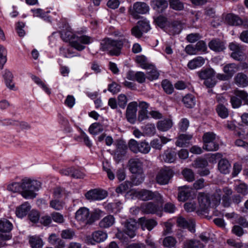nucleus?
<instances>
[{
  "label": "nucleus",
  "instance_id": "1",
  "mask_svg": "<svg viewBox=\"0 0 248 248\" xmlns=\"http://www.w3.org/2000/svg\"><path fill=\"white\" fill-rule=\"evenodd\" d=\"M41 187V183L37 180L25 178L21 183L12 182L7 186V190L13 192L21 191V195L25 199H33L36 196V191Z\"/></svg>",
  "mask_w": 248,
  "mask_h": 248
},
{
  "label": "nucleus",
  "instance_id": "2",
  "mask_svg": "<svg viewBox=\"0 0 248 248\" xmlns=\"http://www.w3.org/2000/svg\"><path fill=\"white\" fill-rule=\"evenodd\" d=\"M128 43V40L126 38L113 40L106 38L100 43V49L103 51H107L110 55L119 56L124 45Z\"/></svg>",
  "mask_w": 248,
  "mask_h": 248
},
{
  "label": "nucleus",
  "instance_id": "3",
  "mask_svg": "<svg viewBox=\"0 0 248 248\" xmlns=\"http://www.w3.org/2000/svg\"><path fill=\"white\" fill-rule=\"evenodd\" d=\"M129 170L133 174H137L140 175L138 182H136V185H139L144 180L143 176V163L140 159L138 158H131L128 161Z\"/></svg>",
  "mask_w": 248,
  "mask_h": 248
},
{
  "label": "nucleus",
  "instance_id": "4",
  "mask_svg": "<svg viewBox=\"0 0 248 248\" xmlns=\"http://www.w3.org/2000/svg\"><path fill=\"white\" fill-rule=\"evenodd\" d=\"M75 219L79 224L84 226L92 224L93 222L89 209L85 207H80L76 211Z\"/></svg>",
  "mask_w": 248,
  "mask_h": 248
},
{
  "label": "nucleus",
  "instance_id": "5",
  "mask_svg": "<svg viewBox=\"0 0 248 248\" xmlns=\"http://www.w3.org/2000/svg\"><path fill=\"white\" fill-rule=\"evenodd\" d=\"M149 6L145 2H136L129 9V13L135 19L140 18V14H147L149 11Z\"/></svg>",
  "mask_w": 248,
  "mask_h": 248
},
{
  "label": "nucleus",
  "instance_id": "6",
  "mask_svg": "<svg viewBox=\"0 0 248 248\" xmlns=\"http://www.w3.org/2000/svg\"><path fill=\"white\" fill-rule=\"evenodd\" d=\"M138 199L143 201L155 200L156 202H161L162 196L157 191H152L145 189H141L136 193Z\"/></svg>",
  "mask_w": 248,
  "mask_h": 248
},
{
  "label": "nucleus",
  "instance_id": "7",
  "mask_svg": "<svg viewBox=\"0 0 248 248\" xmlns=\"http://www.w3.org/2000/svg\"><path fill=\"white\" fill-rule=\"evenodd\" d=\"M128 146L130 150L134 153L147 154L151 150V146L148 142L144 141L139 143L134 139L129 141Z\"/></svg>",
  "mask_w": 248,
  "mask_h": 248
},
{
  "label": "nucleus",
  "instance_id": "8",
  "mask_svg": "<svg viewBox=\"0 0 248 248\" xmlns=\"http://www.w3.org/2000/svg\"><path fill=\"white\" fill-rule=\"evenodd\" d=\"M62 39L65 42H69L70 45L78 51L83 50L85 46L78 43L76 41V36L70 31H61Z\"/></svg>",
  "mask_w": 248,
  "mask_h": 248
},
{
  "label": "nucleus",
  "instance_id": "9",
  "mask_svg": "<svg viewBox=\"0 0 248 248\" xmlns=\"http://www.w3.org/2000/svg\"><path fill=\"white\" fill-rule=\"evenodd\" d=\"M174 175L173 171L170 168L161 169L156 176L157 183L161 185L168 184Z\"/></svg>",
  "mask_w": 248,
  "mask_h": 248
},
{
  "label": "nucleus",
  "instance_id": "10",
  "mask_svg": "<svg viewBox=\"0 0 248 248\" xmlns=\"http://www.w3.org/2000/svg\"><path fill=\"white\" fill-rule=\"evenodd\" d=\"M85 196L90 201L101 200L107 196V192L105 190L94 189L86 193Z\"/></svg>",
  "mask_w": 248,
  "mask_h": 248
},
{
  "label": "nucleus",
  "instance_id": "11",
  "mask_svg": "<svg viewBox=\"0 0 248 248\" xmlns=\"http://www.w3.org/2000/svg\"><path fill=\"white\" fill-rule=\"evenodd\" d=\"M138 103L134 101L130 103L126 108V118L128 122L134 124L136 120Z\"/></svg>",
  "mask_w": 248,
  "mask_h": 248
},
{
  "label": "nucleus",
  "instance_id": "12",
  "mask_svg": "<svg viewBox=\"0 0 248 248\" xmlns=\"http://www.w3.org/2000/svg\"><path fill=\"white\" fill-rule=\"evenodd\" d=\"M139 222L143 230L147 229L149 231H151L157 225V222L154 219H147L145 217L139 218Z\"/></svg>",
  "mask_w": 248,
  "mask_h": 248
},
{
  "label": "nucleus",
  "instance_id": "13",
  "mask_svg": "<svg viewBox=\"0 0 248 248\" xmlns=\"http://www.w3.org/2000/svg\"><path fill=\"white\" fill-rule=\"evenodd\" d=\"M137 226V222L133 219H130L126 222L125 224V232L130 238H133L136 235Z\"/></svg>",
  "mask_w": 248,
  "mask_h": 248
},
{
  "label": "nucleus",
  "instance_id": "14",
  "mask_svg": "<svg viewBox=\"0 0 248 248\" xmlns=\"http://www.w3.org/2000/svg\"><path fill=\"white\" fill-rule=\"evenodd\" d=\"M212 196H210L208 195L201 194L198 197V201L200 206L202 210H205L211 206V199Z\"/></svg>",
  "mask_w": 248,
  "mask_h": 248
},
{
  "label": "nucleus",
  "instance_id": "15",
  "mask_svg": "<svg viewBox=\"0 0 248 248\" xmlns=\"http://www.w3.org/2000/svg\"><path fill=\"white\" fill-rule=\"evenodd\" d=\"M177 223L180 227L187 228L191 232L195 231V221L192 219L186 220L180 217L178 218Z\"/></svg>",
  "mask_w": 248,
  "mask_h": 248
},
{
  "label": "nucleus",
  "instance_id": "16",
  "mask_svg": "<svg viewBox=\"0 0 248 248\" xmlns=\"http://www.w3.org/2000/svg\"><path fill=\"white\" fill-rule=\"evenodd\" d=\"M140 209L143 213L147 214H155L158 211V206L152 202L143 203L140 205Z\"/></svg>",
  "mask_w": 248,
  "mask_h": 248
},
{
  "label": "nucleus",
  "instance_id": "17",
  "mask_svg": "<svg viewBox=\"0 0 248 248\" xmlns=\"http://www.w3.org/2000/svg\"><path fill=\"white\" fill-rule=\"evenodd\" d=\"M178 199L179 201L185 202L188 199L191 194V188L187 186L178 187Z\"/></svg>",
  "mask_w": 248,
  "mask_h": 248
},
{
  "label": "nucleus",
  "instance_id": "18",
  "mask_svg": "<svg viewBox=\"0 0 248 248\" xmlns=\"http://www.w3.org/2000/svg\"><path fill=\"white\" fill-rule=\"evenodd\" d=\"M208 46L211 50L215 52H220L225 49L224 42L218 39L211 40L209 43Z\"/></svg>",
  "mask_w": 248,
  "mask_h": 248
},
{
  "label": "nucleus",
  "instance_id": "19",
  "mask_svg": "<svg viewBox=\"0 0 248 248\" xmlns=\"http://www.w3.org/2000/svg\"><path fill=\"white\" fill-rule=\"evenodd\" d=\"M160 157L161 161L167 163H172L174 162L176 159V153L171 149H168L164 151Z\"/></svg>",
  "mask_w": 248,
  "mask_h": 248
},
{
  "label": "nucleus",
  "instance_id": "20",
  "mask_svg": "<svg viewBox=\"0 0 248 248\" xmlns=\"http://www.w3.org/2000/svg\"><path fill=\"white\" fill-rule=\"evenodd\" d=\"M204 63V59L201 56H198L190 61L188 62L187 66L189 69L193 70L201 67Z\"/></svg>",
  "mask_w": 248,
  "mask_h": 248
},
{
  "label": "nucleus",
  "instance_id": "21",
  "mask_svg": "<svg viewBox=\"0 0 248 248\" xmlns=\"http://www.w3.org/2000/svg\"><path fill=\"white\" fill-rule=\"evenodd\" d=\"M225 22L231 26H239L243 23L242 19L238 16L228 14L225 16Z\"/></svg>",
  "mask_w": 248,
  "mask_h": 248
},
{
  "label": "nucleus",
  "instance_id": "22",
  "mask_svg": "<svg viewBox=\"0 0 248 248\" xmlns=\"http://www.w3.org/2000/svg\"><path fill=\"white\" fill-rule=\"evenodd\" d=\"M107 238V234L102 231H97L93 232L92 234L91 243H100L105 240Z\"/></svg>",
  "mask_w": 248,
  "mask_h": 248
},
{
  "label": "nucleus",
  "instance_id": "23",
  "mask_svg": "<svg viewBox=\"0 0 248 248\" xmlns=\"http://www.w3.org/2000/svg\"><path fill=\"white\" fill-rule=\"evenodd\" d=\"M235 84L239 87H245L248 85V77L243 73H238L234 77Z\"/></svg>",
  "mask_w": 248,
  "mask_h": 248
},
{
  "label": "nucleus",
  "instance_id": "24",
  "mask_svg": "<svg viewBox=\"0 0 248 248\" xmlns=\"http://www.w3.org/2000/svg\"><path fill=\"white\" fill-rule=\"evenodd\" d=\"M192 138L190 134H181L179 136L175 142L177 146L183 147L188 144L189 141Z\"/></svg>",
  "mask_w": 248,
  "mask_h": 248
},
{
  "label": "nucleus",
  "instance_id": "25",
  "mask_svg": "<svg viewBox=\"0 0 248 248\" xmlns=\"http://www.w3.org/2000/svg\"><path fill=\"white\" fill-rule=\"evenodd\" d=\"M31 206L28 202H26L16 208V213L20 218L25 216L30 210Z\"/></svg>",
  "mask_w": 248,
  "mask_h": 248
},
{
  "label": "nucleus",
  "instance_id": "26",
  "mask_svg": "<svg viewBox=\"0 0 248 248\" xmlns=\"http://www.w3.org/2000/svg\"><path fill=\"white\" fill-rule=\"evenodd\" d=\"M218 169L222 173H229L231 169V164L228 160L226 159H221L218 162Z\"/></svg>",
  "mask_w": 248,
  "mask_h": 248
},
{
  "label": "nucleus",
  "instance_id": "27",
  "mask_svg": "<svg viewBox=\"0 0 248 248\" xmlns=\"http://www.w3.org/2000/svg\"><path fill=\"white\" fill-rule=\"evenodd\" d=\"M238 69V66L234 63H229L225 65L223 68V71L231 78Z\"/></svg>",
  "mask_w": 248,
  "mask_h": 248
},
{
  "label": "nucleus",
  "instance_id": "28",
  "mask_svg": "<svg viewBox=\"0 0 248 248\" xmlns=\"http://www.w3.org/2000/svg\"><path fill=\"white\" fill-rule=\"evenodd\" d=\"M147 67H148V68H145L147 70L146 74L147 78L150 80H153L158 78L159 74L156 68L152 64H150Z\"/></svg>",
  "mask_w": 248,
  "mask_h": 248
},
{
  "label": "nucleus",
  "instance_id": "29",
  "mask_svg": "<svg viewBox=\"0 0 248 248\" xmlns=\"http://www.w3.org/2000/svg\"><path fill=\"white\" fill-rule=\"evenodd\" d=\"M3 77L5 80L6 86L10 90H14L15 84L13 81V76L12 73L8 70H5Z\"/></svg>",
  "mask_w": 248,
  "mask_h": 248
},
{
  "label": "nucleus",
  "instance_id": "30",
  "mask_svg": "<svg viewBox=\"0 0 248 248\" xmlns=\"http://www.w3.org/2000/svg\"><path fill=\"white\" fill-rule=\"evenodd\" d=\"M115 219L113 216L108 215L104 217L99 222V226L102 228H107L111 226L114 223Z\"/></svg>",
  "mask_w": 248,
  "mask_h": 248
},
{
  "label": "nucleus",
  "instance_id": "31",
  "mask_svg": "<svg viewBox=\"0 0 248 248\" xmlns=\"http://www.w3.org/2000/svg\"><path fill=\"white\" fill-rule=\"evenodd\" d=\"M182 101L185 107L187 108H192L196 104V98L191 94H187L185 96Z\"/></svg>",
  "mask_w": 248,
  "mask_h": 248
},
{
  "label": "nucleus",
  "instance_id": "32",
  "mask_svg": "<svg viewBox=\"0 0 248 248\" xmlns=\"http://www.w3.org/2000/svg\"><path fill=\"white\" fill-rule=\"evenodd\" d=\"M154 9L159 12H162L168 6V2L166 0H155L153 1Z\"/></svg>",
  "mask_w": 248,
  "mask_h": 248
},
{
  "label": "nucleus",
  "instance_id": "33",
  "mask_svg": "<svg viewBox=\"0 0 248 248\" xmlns=\"http://www.w3.org/2000/svg\"><path fill=\"white\" fill-rule=\"evenodd\" d=\"M172 122L170 119H165L158 122L157 127L159 130L166 131L171 127Z\"/></svg>",
  "mask_w": 248,
  "mask_h": 248
},
{
  "label": "nucleus",
  "instance_id": "34",
  "mask_svg": "<svg viewBox=\"0 0 248 248\" xmlns=\"http://www.w3.org/2000/svg\"><path fill=\"white\" fill-rule=\"evenodd\" d=\"M204 245L199 240H189L184 242V248H203Z\"/></svg>",
  "mask_w": 248,
  "mask_h": 248
},
{
  "label": "nucleus",
  "instance_id": "35",
  "mask_svg": "<svg viewBox=\"0 0 248 248\" xmlns=\"http://www.w3.org/2000/svg\"><path fill=\"white\" fill-rule=\"evenodd\" d=\"M198 76L202 79L213 78L215 76V71L212 69H206L198 73Z\"/></svg>",
  "mask_w": 248,
  "mask_h": 248
},
{
  "label": "nucleus",
  "instance_id": "36",
  "mask_svg": "<svg viewBox=\"0 0 248 248\" xmlns=\"http://www.w3.org/2000/svg\"><path fill=\"white\" fill-rule=\"evenodd\" d=\"M170 7L175 11H182L184 9V3L181 0H169Z\"/></svg>",
  "mask_w": 248,
  "mask_h": 248
},
{
  "label": "nucleus",
  "instance_id": "37",
  "mask_svg": "<svg viewBox=\"0 0 248 248\" xmlns=\"http://www.w3.org/2000/svg\"><path fill=\"white\" fill-rule=\"evenodd\" d=\"M106 209L110 212L117 213L121 210V203L120 202L109 203L106 206Z\"/></svg>",
  "mask_w": 248,
  "mask_h": 248
},
{
  "label": "nucleus",
  "instance_id": "38",
  "mask_svg": "<svg viewBox=\"0 0 248 248\" xmlns=\"http://www.w3.org/2000/svg\"><path fill=\"white\" fill-rule=\"evenodd\" d=\"M13 228L12 224L7 219L0 220V232H9Z\"/></svg>",
  "mask_w": 248,
  "mask_h": 248
},
{
  "label": "nucleus",
  "instance_id": "39",
  "mask_svg": "<svg viewBox=\"0 0 248 248\" xmlns=\"http://www.w3.org/2000/svg\"><path fill=\"white\" fill-rule=\"evenodd\" d=\"M216 111L218 115L222 119H225L229 116V110L223 105H217L216 108Z\"/></svg>",
  "mask_w": 248,
  "mask_h": 248
},
{
  "label": "nucleus",
  "instance_id": "40",
  "mask_svg": "<svg viewBox=\"0 0 248 248\" xmlns=\"http://www.w3.org/2000/svg\"><path fill=\"white\" fill-rule=\"evenodd\" d=\"M103 130V126L98 123L92 124L89 128V132L94 135L102 132Z\"/></svg>",
  "mask_w": 248,
  "mask_h": 248
},
{
  "label": "nucleus",
  "instance_id": "41",
  "mask_svg": "<svg viewBox=\"0 0 248 248\" xmlns=\"http://www.w3.org/2000/svg\"><path fill=\"white\" fill-rule=\"evenodd\" d=\"M30 243L32 248H42L43 246L42 239L37 236L31 237L30 239Z\"/></svg>",
  "mask_w": 248,
  "mask_h": 248
},
{
  "label": "nucleus",
  "instance_id": "42",
  "mask_svg": "<svg viewBox=\"0 0 248 248\" xmlns=\"http://www.w3.org/2000/svg\"><path fill=\"white\" fill-rule=\"evenodd\" d=\"M182 174L185 180L189 182H191L195 179L194 173L190 169L185 168L182 170Z\"/></svg>",
  "mask_w": 248,
  "mask_h": 248
},
{
  "label": "nucleus",
  "instance_id": "43",
  "mask_svg": "<svg viewBox=\"0 0 248 248\" xmlns=\"http://www.w3.org/2000/svg\"><path fill=\"white\" fill-rule=\"evenodd\" d=\"M7 61V50L5 47L0 45V68L2 69Z\"/></svg>",
  "mask_w": 248,
  "mask_h": 248
},
{
  "label": "nucleus",
  "instance_id": "44",
  "mask_svg": "<svg viewBox=\"0 0 248 248\" xmlns=\"http://www.w3.org/2000/svg\"><path fill=\"white\" fill-rule=\"evenodd\" d=\"M161 85L166 93L170 94L173 92L174 88L173 85L168 80H163L162 82Z\"/></svg>",
  "mask_w": 248,
  "mask_h": 248
},
{
  "label": "nucleus",
  "instance_id": "45",
  "mask_svg": "<svg viewBox=\"0 0 248 248\" xmlns=\"http://www.w3.org/2000/svg\"><path fill=\"white\" fill-rule=\"evenodd\" d=\"M203 148L207 151H216L219 149V144L216 140H215L203 144Z\"/></svg>",
  "mask_w": 248,
  "mask_h": 248
},
{
  "label": "nucleus",
  "instance_id": "46",
  "mask_svg": "<svg viewBox=\"0 0 248 248\" xmlns=\"http://www.w3.org/2000/svg\"><path fill=\"white\" fill-rule=\"evenodd\" d=\"M31 11L33 13L34 16L40 17L45 20L50 21V17L46 16V13L44 12L42 9L40 8L34 9Z\"/></svg>",
  "mask_w": 248,
  "mask_h": 248
},
{
  "label": "nucleus",
  "instance_id": "47",
  "mask_svg": "<svg viewBox=\"0 0 248 248\" xmlns=\"http://www.w3.org/2000/svg\"><path fill=\"white\" fill-rule=\"evenodd\" d=\"M131 186V183L129 181H125L116 187L115 191L118 194H123L127 191Z\"/></svg>",
  "mask_w": 248,
  "mask_h": 248
},
{
  "label": "nucleus",
  "instance_id": "48",
  "mask_svg": "<svg viewBox=\"0 0 248 248\" xmlns=\"http://www.w3.org/2000/svg\"><path fill=\"white\" fill-rule=\"evenodd\" d=\"M176 239L172 236L166 237L163 241V245L167 248H172L175 246L176 243Z\"/></svg>",
  "mask_w": 248,
  "mask_h": 248
},
{
  "label": "nucleus",
  "instance_id": "49",
  "mask_svg": "<svg viewBox=\"0 0 248 248\" xmlns=\"http://www.w3.org/2000/svg\"><path fill=\"white\" fill-rule=\"evenodd\" d=\"M137 24L143 32H146L151 29L149 22L145 18L139 21Z\"/></svg>",
  "mask_w": 248,
  "mask_h": 248
},
{
  "label": "nucleus",
  "instance_id": "50",
  "mask_svg": "<svg viewBox=\"0 0 248 248\" xmlns=\"http://www.w3.org/2000/svg\"><path fill=\"white\" fill-rule=\"evenodd\" d=\"M76 41L80 43L88 45L91 43L93 41V39L90 36L87 35H81L80 36H76Z\"/></svg>",
  "mask_w": 248,
  "mask_h": 248
},
{
  "label": "nucleus",
  "instance_id": "51",
  "mask_svg": "<svg viewBox=\"0 0 248 248\" xmlns=\"http://www.w3.org/2000/svg\"><path fill=\"white\" fill-rule=\"evenodd\" d=\"M208 165V162L205 159L198 158L194 161L192 166L195 168H204Z\"/></svg>",
  "mask_w": 248,
  "mask_h": 248
},
{
  "label": "nucleus",
  "instance_id": "52",
  "mask_svg": "<svg viewBox=\"0 0 248 248\" xmlns=\"http://www.w3.org/2000/svg\"><path fill=\"white\" fill-rule=\"evenodd\" d=\"M170 28L173 34H178L181 32L182 26L180 22L174 21L172 23Z\"/></svg>",
  "mask_w": 248,
  "mask_h": 248
},
{
  "label": "nucleus",
  "instance_id": "53",
  "mask_svg": "<svg viewBox=\"0 0 248 248\" xmlns=\"http://www.w3.org/2000/svg\"><path fill=\"white\" fill-rule=\"evenodd\" d=\"M64 205V203L59 200H52L50 202V206L56 210H62Z\"/></svg>",
  "mask_w": 248,
  "mask_h": 248
},
{
  "label": "nucleus",
  "instance_id": "54",
  "mask_svg": "<svg viewBox=\"0 0 248 248\" xmlns=\"http://www.w3.org/2000/svg\"><path fill=\"white\" fill-rule=\"evenodd\" d=\"M75 236L74 231L71 229L63 230L61 233V237L65 239H71Z\"/></svg>",
  "mask_w": 248,
  "mask_h": 248
},
{
  "label": "nucleus",
  "instance_id": "55",
  "mask_svg": "<svg viewBox=\"0 0 248 248\" xmlns=\"http://www.w3.org/2000/svg\"><path fill=\"white\" fill-rule=\"evenodd\" d=\"M235 189L238 193H241L243 195H246L248 193V186L245 183H240L236 186Z\"/></svg>",
  "mask_w": 248,
  "mask_h": 248
},
{
  "label": "nucleus",
  "instance_id": "56",
  "mask_svg": "<svg viewBox=\"0 0 248 248\" xmlns=\"http://www.w3.org/2000/svg\"><path fill=\"white\" fill-rule=\"evenodd\" d=\"M216 135L212 132H207L205 133L202 137L203 144H206L209 142H212L216 140Z\"/></svg>",
  "mask_w": 248,
  "mask_h": 248
},
{
  "label": "nucleus",
  "instance_id": "57",
  "mask_svg": "<svg viewBox=\"0 0 248 248\" xmlns=\"http://www.w3.org/2000/svg\"><path fill=\"white\" fill-rule=\"evenodd\" d=\"M52 219L57 223H62L64 221V219L62 215L58 212H53L51 214Z\"/></svg>",
  "mask_w": 248,
  "mask_h": 248
},
{
  "label": "nucleus",
  "instance_id": "58",
  "mask_svg": "<svg viewBox=\"0 0 248 248\" xmlns=\"http://www.w3.org/2000/svg\"><path fill=\"white\" fill-rule=\"evenodd\" d=\"M126 147L125 145H119L116 150L115 155L119 159L124 155L126 153Z\"/></svg>",
  "mask_w": 248,
  "mask_h": 248
},
{
  "label": "nucleus",
  "instance_id": "59",
  "mask_svg": "<svg viewBox=\"0 0 248 248\" xmlns=\"http://www.w3.org/2000/svg\"><path fill=\"white\" fill-rule=\"evenodd\" d=\"M108 90L113 94H115L120 91L121 86L117 83L113 82L108 85Z\"/></svg>",
  "mask_w": 248,
  "mask_h": 248
},
{
  "label": "nucleus",
  "instance_id": "60",
  "mask_svg": "<svg viewBox=\"0 0 248 248\" xmlns=\"http://www.w3.org/2000/svg\"><path fill=\"white\" fill-rule=\"evenodd\" d=\"M231 56L235 60L242 61L245 60L246 56L244 53V50L239 51L238 52H232Z\"/></svg>",
  "mask_w": 248,
  "mask_h": 248
},
{
  "label": "nucleus",
  "instance_id": "61",
  "mask_svg": "<svg viewBox=\"0 0 248 248\" xmlns=\"http://www.w3.org/2000/svg\"><path fill=\"white\" fill-rule=\"evenodd\" d=\"M135 80L140 83H143L145 82L146 78H147L145 74L142 72H137L135 73Z\"/></svg>",
  "mask_w": 248,
  "mask_h": 248
},
{
  "label": "nucleus",
  "instance_id": "62",
  "mask_svg": "<svg viewBox=\"0 0 248 248\" xmlns=\"http://www.w3.org/2000/svg\"><path fill=\"white\" fill-rule=\"evenodd\" d=\"M155 24L160 28H163L165 27L167 19L163 16H159L155 19Z\"/></svg>",
  "mask_w": 248,
  "mask_h": 248
},
{
  "label": "nucleus",
  "instance_id": "63",
  "mask_svg": "<svg viewBox=\"0 0 248 248\" xmlns=\"http://www.w3.org/2000/svg\"><path fill=\"white\" fill-rule=\"evenodd\" d=\"M229 48L232 52H238L239 51L244 50L243 47L239 44L236 42H232L229 45Z\"/></svg>",
  "mask_w": 248,
  "mask_h": 248
},
{
  "label": "nucleus",
  "instance_id": "64",
  "mask_svg": "<svg viewBox=\"0 0 248 248\" xmlns=\"http://www.w3.org/2000/svg\"><path fill=\"white\" fill-rule=\"evenodd\" d=\"M131 34L136 38H140L142 36V30H140L139 26L137 25L133 27L131 30Z\"/></svg>",
  "mask_w": 248,
  "mask_h": 248
}]
</instances>
